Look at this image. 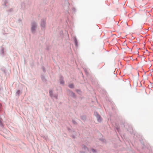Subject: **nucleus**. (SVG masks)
<instances>
[{
  "mask_svg": "<svg viewBox=\"0 0 153 153\" xmlns=\"http://www.w3.org/2000/svg\"><path fill=\"white\" fill-rule=\"evenodd\" d=\"M4 48L3 47H1V49L0 51V54L2 55H4Z\"/></svg>",
  "mask_w": 153,
  "mask_h": 153,
  "instance_id": "8",
  "label": "nucleus"
},
{
  "mask_svg": "<svg viewBox=\"0 0 153 153\" xmlns=\"http://www.w3.org/2000/svg\"><path fill=\"white\" fill-rule=\"evenodd\" d=\"M42 80L43 81V79H45V77L44 76H43L42 77Z\"/></svg>",
  "mask_w": 153,
  "mask_h": 153,
  "instance_id": "25",
  "label": "nucleus"
},
{
  "mask_svg": "<svg viewBox=\"0 0 153 153\" xmlns=\"http://www.w3.org/2000/svg\"><path fill=\"white\" fill-rule=\"evenodd\" d=\"M18 23H19L20 24L22 25V22L21 20L20 19H19L18 20Z\"/></svg>",
  "mask_w": 153,
  "mask_h": 153,
  "instance_id": "21",
  "label": "nucleus"
},
{
  "mask_svg": "<svg viewBox=\"0 0 153 153\" xmlns=\"http://www.w3.org/2000/svg\"><path fill=\"white\" fill-rule=\"evenodd\" d=\"M58 94H54L53 95V98H55L56 99H58Z\"/></svg>",
  "mask_w": 153,
  "mask_h": 153,
  "instance_id": "14",
  "label": "nucleus"
},
{
  "mask_svg": "<svg viewBox=\"0 0 153 153\" xmlns=\"http://www.w3.org/2000/svg\"><path fill=\"white\" fill-rule=\"evenodd\" d=\"M74 40L75 45L76 47H78V43H77V41L75 37H74Z\"/></svg>",
  "mask_w": 153,
  "mask_h": 153,
  "instance_id": "11",
  "label": "nucleus"
},
{
  "mask_svg": "<svg viewBox=\"0 0 153 153\" xmlns=\"http://www.w3.org/2000/svg\"><path fill=\"white\" fill-rule=\"evenodd\" d=\"M82 149L83 150H87L88 151V149L85 145H82Z\"/></svg>",
  "mask_w": 153,
  "mask_h": 153,
  "instance_id": "10",
  "label": "nucleus"
},
{
  "mask_svg": "<svg viewBox=\"0 0 153 153\" xmlns=\"http://www.w3.org/2000/svg\"><path fill=\"white\" fill-rule=\"evenodd\" d=\"M117 130L118 131H119V128H117Z\"/></svg>",
  "mask_w": 153,
  "mask_h": 153,
  "instance_id": "27",
  "label": "nucleus"
},
{
  "mask_svg": "<svg viewBox=\"0 0 153 153\" xmlns=\"http://www.w3.org/2000/svg\"><path fill=\"white\" fill-rule=\"evenodd\" d=\"M72 137L73 138H75V136H74V135H73V136H72Z\"/></svg>",
  "mask_w": 153,
  "mask_h": 153,
  "instance_id": "29",
  "label": "nucleus"
},
{
  "mask_svg": "<svg viewBox=\"0 0 153 153\" xmlns=\"http://www.w3.org/2000/svg\"><path fill=\"white\" fill-rule=\"evenodd\" d=\"M59 80L60 83L61 84L64 85V81L63 80V76H61L59 78Z\"/></svg>",
  "mask_w": 153,
  "mask_h": 153,
  "instance_id": "7",
  "label": "nucleus"
},
{
  "mask_svg": "<svg viewBox=\"0 0 153 153\" xmlns=\"http://www.w3.org/2000/svg\"><path fill=\"white\" fill-rule=\"evenodd\" d=\"M76 91L79 94H81V91L79 89H76Z\"/></svg>",
  "mask_w": 153,
  "mask_h": 153,
  "instance_id": "18",
  "label": "nucleus"
},
{
  "mask_svg": "<svg viewBox=\"0 0 153 153\" xmlns=\"http://www.w3.org/2000/svg\"><path fill=\"white\" fill-rule=\"evenodd\" d=\"M66 14H67V13L68 14H69V12H68V11H67V12H66Z\"/></svg>",
  "mask_w": 153,
  "mask_h": 153,
  "instance_id": "28",
  "label": "nucleus"
},
{
  "mask_svg": "<svg viewBox=\"0 0 153 153\" xmlns=\"http://www.w3.org/2000/svg\"><path fill=\"white\" fill-rule=\"evenodd\" d=\"M72 122L74 124H75L76 123V122L74 120H72Z\"/></svg>",
  "mask_w": 153,
  "mask_h": 153,
  "instance_id": "23",
  "label": "nucleus"
},
{
  "mask_svg": "<svg viewBox=\"0 0 153 153\" xmlns=\"http://www.w3.org/2000/svg\"><path fill=\"white\" fill-rule=\"evenodd\" d=\"M68 87L71 88H74V85L73 84H71L68 85Z\"/></svg>",
  "mask_w": 153,
  "mask_h": 153,
  "instance_id": "13",
  "label": "nucleus"
},
{
  "mask_svg": "<svg viewBox=\"0 0 153 153\" xmlns=\"http://www.w3.org/2000/svg\"><path fill=\"white\" fill-rule=\"evenodd\" d=\"M0 126L2 127H4V125H3V123L2 122V121L1 120V119L0 117Z\"/></svg>",
  "mask_w": 153,
  "mask_h": 153,
  "instance_id": "15",
  "label": "nucleus"
},
{
  "mask_svg": "<svg viewBox=\"0 0 153 153\" xmlns=\"http://www.w3.org/2000/svg\"><path fill=\"white\" fill-rule=\"evenodd\" d=\"M91 151L93 153H95L96 152V150L93 149H91Z\"/></svg>",
  "mask_w": 153,
  "mask_h": 153,
  "instance_id": "20",
  "label": "nucleus"
},
{
  "mask_svg": "<svg viewBox=\"0 0 153 153\" xmlns=\"http://www.w3.org/2000/svg\"><path fill=\"white\" fill-rule=\"evenodd\" d=\"M13 10V9H10L9 10V11L10 12H11Z\"/></svg>",
  "mask_w": 153,
  "mask_h": 153,
  "instance_id": "24",
  "label": "nucleus"
},
{
  "mask_svg": "<svg viewBox=\"0 0 153 153\" xmlns=\"http://www.w3.org/2000/svg\"><path fill=\"white\" fill-rule=\"evenodd\" d=\"M71 11L72 13H75L76 11V10L75 8L73 7L72 8Z\"/></svg>",
  "mask_w": 153,
  "mask_h": 153,
  "instance_id": "16",
  "label": "nucleus"
},
{
  "mask_svg": "<svg viewBox=\"0 0 153 153\" xmlns=\"http://www.w3.org/2000/svg\"><path fill=\"white\" fill-rule=\"evenodd\" d=\"M81 118L84 121L86 119V117L85 116H82L81 117Z\"/></svg>",
  "mask_w": 153,
  "mask_h": 153,
  "instance_id": "17",
  "label": "nucleus"
},
{
  "mask_svg": "<svg viewBox=\"0 0 153 153\" xmlns=\"http://www.w3.org/2000/svg\"><path fill=\"white\" fill-rule=\"evenodd\" d=\"M40 25L42 30H45L46 25V19L45 18L42 19L41 20Z\"/></svg>",
  "mask_w": 153,
  "mask_h": 153,
  "instance_id": "2",
  "label": "nucleus"
},
{
  "mask_svg": "<svg viewBox=\"0 0 153 153\" xmlns=\"http://www.w3.org/2000/svg\"><path fill=\"white\" fill-rule=\"evenodd\" d=\"M79 153H85V152L83 151H81L79 152Z\"/></svg>",
  "mask_w": 153,
  "mask_h": 153,
  "instance_id": "26",
  "label": "nucleus"
},
{
  "mask_svg": "<svg viewBox=\"0 0 153 153\" xmlns=\"http://www.w3.org/2000/svg\"><path fill=\"white\" fill-rule=\"evenodd\" d=\"M1 104L0 103V108H1ZM0 111H1V110H0Z\"/></svg>",
  "mask_w": 153,
  "mask_h": 153,
  "instance_id": "30",
  "label": "nucleus"
},
{
  "mask_svg": "<svg viewBox=\"0 0 153 153\" xmlns=\"http://www.w3.org/2000/svg\"><path fill=\"white\" fill-rule=\"evenodd\" d=\"M8 3V0H5L4 1V4L5 6H7V3Z\"/></svg>",
  "mask_w": 153,
  "mask_h": 153,
  "instance_id": "19",
  "label": "nucleus"
},
{
  "mask_svg": "<svg viewBox=\"0 0 153 153\" xmlns=\"http://www.w3.org/2000/svg\"><path fill=\"white\" fill-rule=\"evenodd\" d=\"M27 4L25 2H22L21 4V8L22 9H25L27 7Z\"/></svg>",
  "mask_w": 153,
  "mask_h": 153,
  "instance_id": "6",
  "label": "nucleus"
},
{
  "mask_svg": "<svg viewBox=\"0 0 153 153\" xmlns=\"http://www.w3.org/2000/svg\"><path fill=\"white\" fill-rule=\"evenodd\" d=\"M49 94L50 96L52 98H53V91L52 90H50L49 91Z\"/></svg>",
  "mask_w": 153,
  "mask_h": 153,
  "instance_id": "9",
  "label": "nucleus"
},
{
  "mask_svg": "<svg viewBox=\"0 0 153 153\" xmlns=\"http://www.w3.org/2000/svg\"><path fill=\"white\" fill-rule=\"evenodd\" d=\"M21 93V92L19 90H17L16 93V94L18 96H19Z\"/></svg>",
  "mask_w": 153,
  "mask_h": 153,
  "instance_id": "12",
  "label": "nucleus"
},
{
  "mask_svg": "<svg viewBox=\"0 0 153 153\" xmlns=\"http://www.w3.org/2000/svg\"><path fill=\"white\" fill-rule=\"evenodd\" d=\"M94 115L97 118V121L99 122H101L102 119L100 116L97 112H94Z\"/></svg>",
  "mask_w": 153,
  "mask_h": 153,
  "instance_id": "4",
  "label": "nucleus"
},
{
  "mask_svg": "<svg viewBox=\"0 0 153 153\" xmlns=\"http://www.w3.org/2000/svg\"><path fill=\"white\" fill-rule=\"evenodd\" d=\"M67 93L71 97H73L74 98H75L76 97V96L75 94L72 91L70 90H67Z\"/></svg>",
  "mask_w": 153,
  "mask_h": 153,
  "instance_id": "5",
  "label": "nucleus"
},
{
  "mask_svg": "<svg viewBox=\"0 0 153 153\" xmlns=\"http://www.w3.org/2000/svg\"><path fill=\"white\" fill-rule=\"evenodd\" d=\"M37 23L35 22H32L31 23V32L33 34H35L36 31V29L38 27Z\"/></svg>",
  "mask_w": 153,
  "mask_h": 153,
  "instance_id": "1",
  "label": "nucleus"
},
{
  "mask_svg": "<svg viewBox=\"0 0 153 153\" xmlns=\"http://www.w3.org/2000/svg\"><path fill=\"white\" fill-rule=\"evenodd\" d=\"M42 69L43 71L44 72H45V67H42Z\"/></svg>",
  "mask_w": 153,
  "mask_h": 153,
  "instance_id": "22",
  "label": "nucleus"
},
{
  "mask_svg": "<svg viewBox=\"0 0 153 153\" xmlns=\"http://www.w3.org/2000/svg\"><path fill=\"white\" fill-rule=\"evenodd\" d=\"M65 5L63 7V8L65 10L68 11L69 9V7L70 6V4L68 2V0H66L65 1Z\"/></svg>",
  "mask_w": 153,
  "mask_h": 153,
  "instance_id": "3",
  "label": "nucleus"
}]
</instances>
